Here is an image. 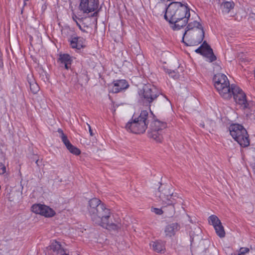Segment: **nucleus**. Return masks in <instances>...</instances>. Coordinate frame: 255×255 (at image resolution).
I'll return each instance as SVG.
<instances>
[{"instance_id": "obj_25", "label": "nucleus", "mask_w": 255, "mask_h": 255, "mask_svg": "<svg viewBox=\"0 0 255 255\" xmlns=\"http://www.w3.org/2000/svg\"><path fill=\"white\" fill-rule=\"evenodd\" d=\"M67 149H68L71 153L76 155H79L81 153L80 150L73 145H72L71 147H69Z\"/></svg>"}, {"instance_id": "obj_14", "label": "nucleus", "mask_w": 255, "mask_h": 255, "mask_svg": "<svg viewBox=\"0 0 255 255\" xmlns=\"http://www.w3.org/2000/svg\"><path fill=\"white\" fill-rule=\"evenodd\" d=\"M113 87L111 91L113 93H118L122 90L127 89L129 85L126 80H117L113 82Z\"/></svg>"}, {"instance_id": "obj_6", "label": "nucleus", "mask_w": 255, "mask_h": 255, "mask_svg": "<svg viewBox=\"0 0 255 255\" xmlns=\"http://www.w3.org/2000/svg\"><path fill=\"white\" fill-rule=\"evenodd\" d=\"M159 92L156 87L150 84H145L138 91V94L143 104L150 106V104L157 99Z\"/></svg>"}, {"instance_id": "obj_39", "label": "nucleus", "mask_w": 255, "mask_h": 255, "mask_svg": "<svg viewBox=\"0 0 255 255\" xmlns=\"http://www.w3.org/2000/svg\"><path fill=\"white\" fill-rule=\"evenodd\" d=\"M201 126L202 127V128H204V124H201Z\"/></svg>"}, {"instance_id": "obj_30", "label": "nucleus", "mask_w": 255, "mask_h": 255, "mask_svg": "<svg viewBox=\"0 0 255 255\" xmlns=\"http://www.w3.org/2000/svg\"><path fill=\"white\" fill-rule=\"evenodd\" d=\"M27 78V81L29 85H30L33 82H35L34 79H33L32 75H28Z\"/></svg>"}, {"instance_id": "obj_21", "label": "nucleus", "mask_w": 255, "mask_h": 255, "mask_svg": "<svg viewBox=\"0 0 255 255\" xmlns=\"http://www.w3.org/2000/svg\"><path fill=\"white\" fill-rule=\"evenodd\" d=\"M191 20L192 19H190V20H188L189 22L186 26V30L185 31H192L195 29H203L202 24L196 20L193 21Z\"/></svg>"}, {"instance_id": "obj_29", "label": "nucleus", "mask_w": 255, "mask_h": 255, "mask_svg": "<svg viewBox=\"0 0 255 255\" xmlns=\"http://www.w3.org/2000/svg\"><path fill=\"white\" fill-rule=\"evenodd\" d=\"M6 172V167L3 164L0 162V174H3Z\"/></svg>"}, {"instance_id": "obj_34", "label": "nucleus", "mask_w": 255, "mask_h": 255, "mask_svg": "<svg viewBox=\"0 0 255 255\" xmlns=\"http://www.w3.org/2000/svg\"><path fill=\"white\" fill-rule=\"evenodd\" d=\"M87 126L88 127L89 131V133H90V135L91 136H93L94 135V133L93 132V131H92V129L91 128V126L88 123H87Z\"/></svg>"}, {"instance_id": "obj_24", "label": "nucleus", "mask_w": 255, "mask_h": 255, "mask_svg": "<svg viewBox=\"0 0 255 255\" xmlns=\"http://www.w3.org/2000/svg\"><path fill=\"white\" fill-rule=\"evenodd\" d=\"M29 87L31 91L34 94H36L39 90V87L36 82H33L29 85Z\"/></svg>"}, {"instance_id": "obj_19", "label": "nucleus", "mask_w": 255, "mask_h": 255, "mask_svg": "<svg viewBox=\"0 0 255 255\" xmlns=\"http://www.w3.org/2000/svg\"><path fill=\"white\" fill-rule=\"evenodd\" d=\"M149 245L150 248L157 253H162V252H164L165 250L164 243L160 240L152 241L150 243Z\"/></svg>"}, {"instance_id": "obj_4", "label": "nucleus", "mask_w": 255, "mask_h": 255, "mask_svg": "<svg viewBox=\"0 0 255 255\" xmlns=\"http://www.w3.org/2000/svg\"><path fill=\"white\" fill-rule=\"evenodd\" d=\"M213 81L214 86L220 95L224 99H230L231 98V85H230L227 76L223 74L218 73L215 75Z\"/></svg>"}, {"instance_id": "obj_42", "label": "nucleus", "mask_w": 255, "mask_h": 255, "mask_svg": "<svg viewBox=\"0 0 255 255\" xmlns=\"http://www.w3.org/2000/svg\"><path fill=\"white\" fill-rule=\"evenodd\" d=\"M1 189V186L0 185V190Z\"/></svg>"}, {"instance_id": "obj_32", "label": "nucleus", "mask_w": 255, "mask_h": 255, "mask_svg": "<svg viewBox=\"0 0 255 255\" xmlns=\"http://www.w3.org/2000/svg\"><path fill=\"white\" fill-rule=\"evenodd\" d=\"M169 75L171 77H173L174 79H176L178 77V75L174 71L170 72L169 73Z\"/></svg>"}, {"instance_id": "obj_41", "label": "nucleus", "mask_w": 255, "mask_h": 255, "mask_svg": "<svg viewBox=\"0 0 255 255\" xmlns=\"http://www.w3.org/2000/svg\"><path fill=\"white\" fill-rule=\"evenodd\" d=\"M96 13H97V12L94 13V15H95Z\"/></svg>"}, {"instance_id": "obj_33", "label": "nucleus", "mask_w": 255, "mask_h": 255, "mask_svg": "<svg viewBox=\"0 0 255 255\" xmlns=\"http://www.w3.org/2000/svg\"><path fill=\"white\" fill-rule=\"evenodd\" d=\"M33 160L35 161V163L37 164L38 166H39L38 164L39 159L37 158V155H33Z\"/></svg>"}, {"instance_id": "obj_26", "label": "nucleus", "mask_w": 255, "mask_h": 255, "mask_svg": "<svg viewBox=\"0 0 255 255\" xmlns=\"http://www.w3.org/2000/svg\"><path fill=\"white\" fill-rule=\"evenodd\" d=\"M84 19L82 18L81 19H78V21H76V24L79 28V29L84 32H87L85 29L83 28L82 27V24H84Z\"/></svg>"}, {"instance_id": "obj_38", "label": "nucleus", "mask_w": 255, "mask_h": 255, "mask_svg": "<svg viewBox=\"0 0 255 255\" xmlns=\"http://www.w3.org/2000/svg\"><path fill=\"white\" fill-rule=\"evenodd\" d=\"M82 25H83V28H84V29H85V27H86V28L88 27L87 25H85L84 23L83 24H82Z\"/></svg>"}, {"instance_id": "obj_3", "label": "nucleus", "mask_w": 255, "mask_h": 255, "mask_svg": "<svg viewBox=\"0 0 255 255\" xmlns=\"http://www.w3.org/2000/svg\"><path fill=\"white\" fill-rule=\"evenodd\" d=\"M151 118V117L149 116L147 111H142L137 118L132 117V121L128 122L125 128L128 131L133 133H143L147 129Z\"/></svg>"}, {"instance_id": "obj_20", "label": "nucleus", "mask_w": 255, "mask_h": 255, "mask_svg": "<svg viewBox=\"0 0 255 255\" xmlns=\"http://www.w3.org/2000/svg\"><path fill=\"white\" fill-rule=\"evenodd\" d=\"M235 6L233 1H224L220 5V10L223 14L228 13Z\"/></svg>"}, {"instance_id": "obj_1", "label": "nucleus", "mask_w": 255, "mask_h": 255, "mask_svg": "<svg viewBox=\"0 0 255 255\" xmlns=\"http://www.w3.org/2000/svg\"><path fill=\"white\" fill-rule=\"evenodd\" d=\"M154 12L157 14H164V19L172 24L174 30H178L186 26L190 20L189 8L180 2H172L168 6L163 1L158 2L155 6Z\"/></svg>"}, {"instance_id": "obj_8", "label": "nucleus", "mask_w": 255, "mask_h": 255, "mask_svg": "<svg viewBox=\"0 0 255 255\" xmlns=\"http://www.w3.org/2000/svg\"><path fill=\"white\" fill-rule=\"evenodd\" d=\"M205 36L203 29H195L192 31H185L182 42L187 46L197 45L201 43Z\"/></svg>"}, {"instance_id": "obj_10", "label": "nucleus", "mask_w": 255, "mask_h": 255, "mask_svg": "<svg viewBox=\"0 0 255 255\" xmlns=\"http://www.w3.org/2000/svg\"><path fill=\"white\" fill-rule=\"evenodd\" d=\"M230 94L231 98L233 96L235 102L240 106V108L244 110L249 108L246 95L240 87L232 84Z\"/></svg>"}, {"instance_id": "obj_37", "label": "nucleus", "mask_w": 255, "mask_h": 255, "mask_svg": "<svg viewBox=\"0 0 255 255\" xmlns=\"http://www.w3.org/2000/svg\"><path fill=\"white\" fill-rule=\"evenodd\" d=\"M57 131L60 133V136H62V134H65L61 128H58Z\"/></svg>"}, {"instance_id": "obj_9", "label": "nucleus", "mask_w": 255, "mask_h": 255, "mask_svg": "<svg viewBox=\"0 0 255 255\" xmlns=\"http://www.w3.org/2000/svg\"><path fill=\"white\" fill-rule=\"evenodd\" d=\"M173 193L170 191L168 186L165 187L163 189L159 187L156 192V200L159 202L163 207L172 206L174 208V205L177 203L174 199Z\"/></svg>"}, {"instance_id": "obj_12", "label": "nucleus", "mask_w": 255, "mask_h": 255, "mask_svg": "<svg viewBox=\"0 0 255 255\" xmlns=\"http://www.w3.org/2000/svg\"><path fill=\"white\" fill-rule=\"evenodd\" d=\"M33 213L45 217H52L55 215V211L49 207L40 204H34L31 207Z\"/></svg>"}, {"instance_id": "obj_31", "label": "nucleus", "mask_w": 255, "mask_h": 255, "mask_svg": "<svg viewBox=\"0 0 255 255\" xmlns=\"http://www.w3.org/2000/svg\"><path fill=\"white\" fill-rule=\"evenodd\" d=\"M60 137L63 143H65V142H67V141L69 140V139L67 138V136L65 134H62V136H60Z\"/></svg>"}, {"instance_id": "obj_40", "label": "nucleus", "mask_w": 255, "mask_h": 255, "mask_svg": "<svg viewBox=\"0 0 255 255\" xmlns=\"http://www.w3.org/2000/svg\"><path fill=\"white\" fill-rule=\"evenodd\" d=\"M69 255L67 254H65L64 255Z\"/></svg>"}, {"instance_id": "obj_5", "label": "nucleus", "mask_w": 255, "mask_h": 255, "mask_svg": "<svg viewBox=\"0 0 255 255\" xmlns=\"http://www.w3.org/2000/svg\"><path fill=\"white\" fill-rule=\"evenodd\" d=\"M229 130L231 136L241 146L247 147L250 145L249 135L243 126L239 124L232 125Z\"/></svg>"}, {"instance_id": "obj_17", "label": "nucleus", "mask_w": 255, "mask_h": 255, "mask_svg": "<svg viewBox=\"0 0 255 255\" xmlns=\"http://www.w3.org/2000/svg\"><path fill=\"white\" fill-rule=\"evenodd\" d=\"M53 255H63L66 254L59 242L53 241L49 246Z\"/></svg>"}, {"instance_id": "obj_15", "label": "nucleus", "mask_w": 255, "mask_h": 255, "mask_svg": "<svg viewBox=\"0 0 255 255\" xmlns=\"http://www.w3.org/2000/svg\"><path fill=\"white\" fill-rule=\"evenodd\" d=\"M180 225L177 223H172L165 226L164 233L166 237L171 238L179 230Z\"/></svg>"}, {"instance_id": "obj_36", "label": "nucleus", "mask_w": 255, "mask_h": 255, "mask_svg": "<svg viewBox=\"0 0 255 255\" xmlns=\"http://www.w3.org/2000/svg\"><path fill=\"white\" fill-rule=\"evenodd\" d=\"M72 18H73V20L76 23V21H78V19H80L75 14H73V15H72Z\"/></svg>"}, {"instance_id": "obj_22", "label": "nucleus", "mask_w": 255, "mask_h": 255, "mask_svg": "<svg viewBox=\"0 0 255 255\" xmlns=\"http://www.w3.org/2000/svg\"><path fill=\"white\" fill-rule=\"evenodd\" d=\"M208 222L210 224L213 226L214 228L218 226L221 223L218 217L214 215H212L209 217Z\"/></svg>"}, {"instance_id": "obj_11", "label": "nucleus", "mask_w": 255, "mask_h": 255, "mask_svg": "<svg viewBox=\"0 0 255 255\" xmlns=\"http://www.w3.org/2000/svg\"><path fill=\"white\" fill-rule=\"evenodd\" d=\"M197 53L206 57L210 62H213L216 60V57L214 55L212 49L210 46L204 41L202 44L195 51Z\"/></svg>"}, {"instance_id": "obj_16", "label": "nucleus", "mask_w": 255, "mask_h": 255, "mask_svg": "<svg viewBox=\"0 0 255 255\" xmlns=\"http://www.w3.org/2000/svg\"><path fill=\"white\" fill-rule=\"evenodd\" d=\"M70 46L72 48L80 50L85 47V40L83 38L78 36H71L69 40Z\"/></svg>"}, {"instance_id": "obj_2", "label": "nucleus", "mask_w": 255, "mask_h": 255, "mask_svg": "<svg viewBox=\"0 0 255 255\" xmlns=\"http://www.w3.org/2000/svg\"><path fill=\"white\" fill-rule=\"evenodd\" d=\"M87 209L94 224L111 231H118L121 229V219L112 214L110 210L99 199L94 198L90 200Z\"/></svg>"}, {"instance_id": "obj_7", "label": "nucleus", "mask_w": 255, "mask_h": 255, "mask_svg": "<svg viewBox=\"0 0 255 255\" xmlns=\"http://www.w3.org/2000/svg\"><path fill=\"white\" fill-rule=\"evenodd\" d=\"M166 127L167 125L165 123L158 120L151 122L147 132L148 137L156 142H161L163 139L164 130Z\"/></svg>"}, {"instance_id": "obj_35", "label": "nucleus", "mask_w": 255, "mask_h": 255, "mask_svg": "<svg viewBox=\"0 0 255 255\" xmlns=\"http://www.w3.org/2000/svg\"><path fill=\"white\" fill-rule=\"evenodd\" d=\"M64 145L66 146V148L68 149L69 147H71V145H72L69 140L67 141V142H65L64 143Z\"/></svg>"}, {"instance_id": "obj_28", "label": "nucleus", "mask_w": 255, "mask_h": 255, "mask_svg": "<svg viewBox=\"0 0 255 255\" xmlns=\"http://www.w3.org/2000/svg\"><path fill=\"white\" fill-rule=\"evenodd\" d=\"M151 211L155 213L156 215H161L163 213V211L161 209L157 208H151Z\"/></svg>"}, {"instance_id": "obj_23", "label": "nucleus", "mask_w": 255, "mask_h": 255, "mask_svg": "<svg viewBox=\"0 0 255 255\" xmlns=\"http://www.w3.org/2000/svg\"><path fill=\"white\" fill-rule=\"evenodd\" d=\"M214 229L217 235L220 238H224L225 236V231L224 227L222 225V223H221L218 226H216V227L214 228Z\"/></svg>"}, {"instance_id": "obj_18", "label": "nucleus", "mask_w": 255, "mask_h": 255, "mask_svg": "<svg viewBox=\"0 0 255 255\" xmlns=\"http://www.w3.org/2000/svg\"><path fill=\"white\" fill-rule=\"evenodd\" d=\"M58 61L60 63L61 66H64L66 69L68 70L70 67L72 60L69 54H60Z\"/></svg>"}, {"instance_id": "obj_13", "label": "nucleus", "mask_w": 255, "mask_h": 255, "mask_svg": "<svg viewBox=\"0 0 255 255\" xmlns=\"http://www.w3.org/2000/svg\"><path fill=\"white\" fill-rule=\"evenodd\" d=\"M98 5V0H81L79 9L84 13H89L96 10Z\"/></svg>"}, {"instance_id": "obj_27", "label": "nucleus", "mask_w": 255, "mask_h": 255, "mask_svg": "<svg viewBox=\"0 0 255 255\" xmlns=\"http://www.w3.org/2000/svg\"><path fill=\"white\" fill-rule=\"evenodd\" d=\"M249 252V249L248 248H241L240 249L238 255H245V254Z\"/></svg>"}]
</instances>
